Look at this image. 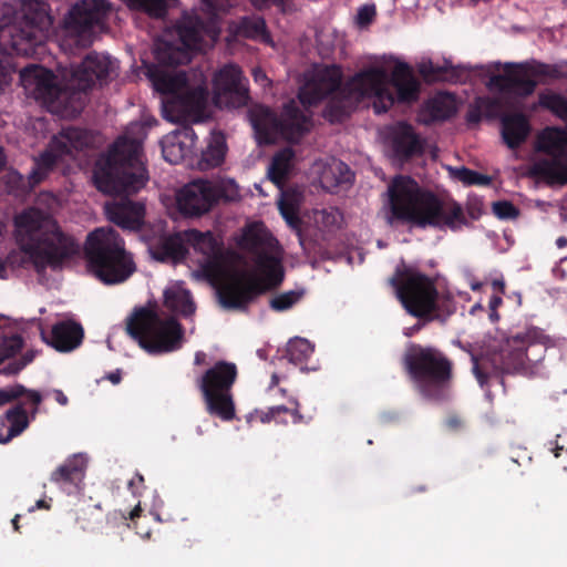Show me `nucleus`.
<instances>
[{
    "instance_id": "f257e3e1",
    "label": "nucleus",
    "mask_w": 567,
    "mask_h": 567,
    "mask_svg": "<svg viewBox=\"0 0 567 567\" xmlns=\"http://www.w3.org/2000/svg\"><path fill=\"white\" fill-rule=\"evenodd\" d=\"M142 140L120 136L110 152L101 155L94 165L93 182L106 195L131 196L145 187L148 173L142 159ZM111 221L123 229L138 230L144 223L145 206L142 202L122 198L106 207Z\"/></svg>"
},
{
    "instance_id": "f03ea898",
    "label": "nucleus",
    "mask_w": 567,
    "mask_h": 567,
    "mask_svg": "<svg viewBox=\"0 0 567 567\" xmlns=\"http://www.w3.org/2000/svg\"><path fill=\"white\" fill-rule=\"evenodd\" d=\"M388 197L386 223L391 226L456 230L467 223L463 206L457 200L440 198L411 176L396 175L388 187Z\"/></svg>"
},
{
    "instance_id": "7ed1b4c3",
    "label": "nucleus",
    "mask_w": 567,
    "mask_h": 567,
    "mask_svg": "<svg viewBox=\"0 0 567 567\" xmlns=\"http://www.w3.org/2000/svg\"><path fill=\"white\" fill-rule=\"evenodd\" d=\"M248 250L254 254V264L264 277L245 272L230 274L217 289L220 306L227 310L246 311L255 298L282 284L285 270L278 257L265 250L270 238L249 229L244 235Z\"/></svg>"
},
{
    "instance_id": "20e7f679",
    "label": "nucleus",
    "mask_w": 567,
    "mask_h": 567,
    "mask_svg": "<svg viewBox=\"0 0 567 567\" xmlns=\"http://www.w3.org/2000/svg\"><path fill=\"white\" fill-rule=\"evenodd\" d=\"M16 226L19 247L33 260L37 271L60 269L79 252L75 239L41 209L23 210L17 216Z\"/></svg>"
},
{
    "instance_id": "39448f33",
    "label": "nucleus",
    "mask_w": 567,
    "mask_h": 567,
    "mask_svg": "<svg viewBox=\"0 0 567 567\" xmlns=\"http://www.w3.org/2000/svg\"><path fill=\"white\" fill-rule=\"evenodd\" d=\"M230 0H203L200 11L194 9L182 13L171 32L175 40L161 39L155 45L154 56L162 66H178L190 62L198 51L203 35L216 38L219 32V12L231 7Z\"/></svg>"
},
{
    "instance_id": "423d86ee",
    "label": "nucleus",
    "mask_w": 567,
    "mask_h": 567,
    "mask_svg": "<svg viewBox=\"0 0 567 567\" xmlns=\"http://www.w3.org/2000/svg\"><path fill=\"white\" fill-rule=\"evenodd\" d=\"M84 254L87 269L104 285H118L136 271L134 256L112 227H100L86 238Z\"/></svg>"
},
{
    "instance_id": "0eeeda50",
    "label": "nucleus",
    "mask_w": 567,
    "mask_h": 567,
    "mask_svg": "<svg viewBox=\"0 0 567 567\" xmlns=\"http://www.w3.org/2000/svg\"><path fill=\"white\" fill-rule=\"evenodd\" d=\"M385 70L365 69L347 80L339 94L329 96L322 111V117L330 124L343 123L351 114L352 103L363 99H373L377 114L388 112L394 105V99L385 87Z\"/></svg>"
},
{
    "instance_id": "6e6552de",
    "label": "nucleus",
    "mask_w": 567,
    "mask_h": 567,
    "mask_svg": "<svg viewBox=\"0 0 567 567\" xmlns=\"http://www.w3.org/2000/svg\"><path fill=\"white\" fill-rule=\"evenodd\" d=\"M402 364L426 399L444 401L452 380V362L436 347L411 343L402 357Z\"/></svg>"
},
{
    "instance_id": "1a4fd4ad",
    "label": "nucleus",
    "mask_w": 567,
    "mask_h": 567,
    "mask_svg": "<svg viewBox=\"0 0 567 567\" xmlns=\"http://www.w3.org/2000/svg\"><path fill=\"white\" fill-rule=\"evenodd\" d=\"M51 23L43 0H25L14 21L0 25V45L19 56H32L43 44Z\"/></svg>"
},
{
    "instance_id": "9d476101",
    "label": "nucleus",
    "mask_w": 567,
    "mask_h": 567,
    "mask_svg": "<svg viewBox=\"0 0 567 567\" xmlns=\"http://www.w3.org/2000/svg\"><path fill=\"white\" fill-rule=\"evenodd\" d=\"M126 332L145 351L162 354L183 344V326L174 317H163L156 310L141 307L126 319Z\"/></svg>"
},
{
    "instance_id": "9b49d317",
    "label": "nucleus",
    "mask_w": 567,
    "mask_h": 567,
    "mask_svg": "<svg viewBox=\"0 0 567 567\" xmlns=\"http://www.w3.org/2000/svg\"><path fill=\"white\" fill-rule=\"evenodd\" d=\"M545 334L537 327H528L522 332L505 339L501 346L499 352L495 353L489 360L492 372L487 371L486 365H481L477 358L472 354V371L478 384L485 386L493 374L514 373L526 369L527 363L535 362L538 359L529 358L528 349L537 344H544Z\"/></svg>"
},
{
    "instance_id": "f8f14e48",
    "label": "nucleus",
    "mask_w": 567,
    "mask_h": 567,
    "mask_svg": "<svg viewBox=\"0 0 567 567\" xmlns=\"http://www.w3.org/2000/svg\"><path fill=\"white\" fill-rule=\"evenodd\" d=\"M391 284L408 313L425 321L440 318L439 291L432 278L413 268H403L395 271Z\"/></svg>"
},
{
    "instance_id": "ddd939ff",
    "label": "nucleus",
    "mask_w": 567,
    "mask_h": 567,
    "mask_svg": "<svg viewBox=\"0 0 567 567\" xmlns=\"http://www.w3.org/2000/svg\"><path fill=\"white\" fill-rule=\"evenodd\" d=\"M239 197V188L234 179L215 182L196 178L177 190L176 207L182 216L198 218L220 202H235Z\"/></svg>"
},
{
    "instance_id": "4468645a",
    "label": "nucleus",
    "mask_w": 567,
    "mask_h": 567,
    "mask_svg": "<svg viewBox=\"0 0 567 567\" xmlns=\"http://www.w3.org/2000/svg\"><path fill=\"white\" fill-rule=\"evenodd\" d=\"M238 377L237 365L233 362L218 361L197 381V388L202 393L206 412L218 416L223 421H231L236 417V405L231 389Z\"/></svg>"
},
{
    "instance_id": "2eb2a0df",
    "label": "nucleus",
    "mask_w": 567,
    "mask_h": 567,
    "mask_svg": "<svg viewBox=\"0 0 567 567\" xmlns=\"http://www.w3.org/2000/svg\"><path fill=\"white\" fill-rule=\"evenodd\" d=\"M251 124L259 143L269 145L279 137L291 143L298 142L311 130L312 120L293 101H290L281 109V115L278 116L266 107L252 117Z\"/></svg>"
},
{
    "instance_id": "dca6fc26",
    "label": "nucleus",
    "mask_w": 567,
    "mask_h": 567,
    "mask_svg": "<svg viewBox=\"0 0 567 567\" xmlns=\"http://www.w3.org/2000/svg\"><path fill=\"white\" fill-rule=\"evenodd\" d=\"M565 73L554 64H547L537 60L525 62H507L503 66V73L493 75L491 85L503 93H514L522 97L533 95L538 82L561 80Z\"/></svg>"
},
{
    "instance_id": "f3484780",
    "label": "nucleus",
    "mask_w": 567,
    "mask_h": 567,
    "mask_svg": "<svg viewBox=\"0 0 567 567\" xmlns=\"http://www.w3.org/2000/svg\"><path fill=\"white\" fill-rule=\"evenodd\" d=\"M111 7L105 0H81L76 2L64 19L65 31L80 48L92 44L95 31H102Z\"/></svg>"
},
{
    "instance_id": "a211bd4d",
    "label": "nucleus",
    "mask_w": 567,
    "mask_h": 567,
    "mask_svg": "<svg viewBox=\"0 0 567 567\" xmlns=\"http://www.w3.org/2000/svg\"><path fill=\"white\" fill-rule=\"evenodd\" d=\"M343 73L339 65H324L306 81L298 93L301 105H317L329 96L339 94L343 87Z\"/></svg>"
},
{
    "instance_id": "6ab92c4d",
    "label": "nucleus",
    "mask_w": 567,
    "mask_h": 567,
    "mask_svg": "<svg viewBox=\"0 0 567 567\" xmlns=\"http://www.w3.org/2000/svg\"><path fill=\"white\" fill-rule=\"evenodd\" d=\"M20 81L33 93L35 100L48 105H61L66 95V92L56 84L52 71L38 64L24 66L20 71Z\"/></svg>"
},
{
    "instance_id": "aec40b11",
    "label": "nucleus",
    "mask_w": 567,
    "mask_h": 567,
    "mask_svg": "<svg viewBox=\"0 0 567 567\" xmlns=\"http://www.w3.org/2000/svg\"><path fill=\"white\" fill-rule=\"evenodd\" d=\"M114 71L115 63L111 58L90 53L83 59L82 63L72 70L71 79L79 91L86 92L96 83L100 85L107 83Z\"/></svg>"
},
{
    "instance_id": "412c9836",
    "label": "nucleus",
    "mask_w": 567,
    "mask_h": 567,
    "mask_svg": "<svg viewBox=\"0 0 567 567\" xmlns=\"http://www.w3.org/2000/svg\"><path fill=\"white\" fill-rule=\"evenodd\" d=\"M216 99L229 107L245 106L249 101L248 89L241 70L234 64L225 65L215 78Z\"/></svg>"
},
{
    "instance_id": "4be33fe9",
    "label": "nucleus",
    "mask_w": 567,
    "mask_h": 567,
    "mask_svg": "<svg viewBox=\"0 0 567 567\" xmlns=\"http://www.w3.org/2000/svg\"><path fill=\"white\" fill-rule=\"evenodd\" d=\"M386 141L393 155L400 161L422 155L424 151V143L414 126L405 122L391 125L386 131Z\"/></svg>"
},
{
    "instance_id": "5701e85b",
    "label": "nucleus",
    "mask_w": 567,
    "mask_h": 567,
    "mask_svg": "<svg viewBox=\"0 0 567 567\" xmlns=\"http://www.w3.org/2000/svg\"><path fill=\"white\" fill-rule=\"evenodd\" d=\"M206 100L207 91L204 87H189L187 83L185 89L167 99L165 111L174 114L171 116L172 121L178 122L188 115L199 114Z\"/></svg>"
},
{
    "instance_id": "b1692460",
    "label": "nucleus",
    "mask_w": 567,
    "mask_h": 567,
    "mask_svg": "<svg viewBox=\"0 0 567 567\" xmlns=\"http://www.w3.org/2000/svg\"><path fill=\"white\" fill-rule=\"evenodd\" d=\"M388 74L385 73L384 84L394 99V103H414L419 99L420 82L415 78L409 63L398 62L391 73L390 83L394 87L393 92L388 86Z\"/></svg>"
},
{
    "instance_id": "393cba45",
    "label": "nucleus",
    "mask_w": 567,
    "mask_h": 567,
    "mask_svg": "<svg viewBox=\"0 0 567 567\" xmlns=\"http://www.w3.org/2000/svg\"><path fill=\"white\" fill-rule=\"evenodd\" d=\"M529 174L550 187L567 185V156L542 157L532 164Z\"/></svg>"
},
{
    "instance_id": "a878e982",
    "label": "nucleus",
    "mask_w": 567,
    "mask_h": 567,
    "mask_svg": "<svg viewBox=\"0 0 567 567\" xmlns=\"http://www.w3.org/2000/svg\"><path fill=\"white\" fill-rule=\"evenodd\" d=\"M43 340L58 351L68 352L81 344L84 338L83 327L74 321H60L51 328L50 338L43 333Z\"/></svg>"
},
{
    "instance_id": "bb28decb",
    "label": "nucleus",
    "mask_w": 567,
    "mask_h": 567,
    "mask_svg": "<svg viewBox=\"0 0 567 567\" xmlns=\"http://www.w3.org/2000/svg\"><path fill=\"white\" fill-rule=\"evenodd\" d=\"M457 112L454 97L449 93H440L425 101L419 114L420 121L430 125L451 118Z\"/></svg>"
},
{
    "instance_id": "cd10ccee",
    "label": "nucleus",
    "mask_w": 567,
    "mask_h": 567,
    "mask_svg": "<svg viewBox=\"0 0 567 567\" xmlns=\"http://www.w3.org/2000/svg\"><path fill=\"white\" fill-rule=\"evenodd\" d=\"M85 460L74 455L63 462L56 470L51 473V482L60 485L68 493H72L79 488L85 476Z\"/></svg>"
},
{
    "instance_id": "c85d7f7f",
    "label": "nucleus",
    "mask_w": 567,
    "mask_h": 567,
    "mask_svg": "<svg viewBox=\"0 0 567 567\" xmlns=\"http://www.w3.org/2000/svg\"><path fill=\"white\" fill-rule=\"evenodd\" d=\"M529 130V123L520 112L507 113L501 117V134L507 148L517 150L526 141Z\"/></svg>"
},
{
    "instance_id": "c756f323",
    "label": "nucleus",
    "mask_w": 567,
    "mask_h": 567,
    "mask_svg": "<svg viewBox=\"0 0 567 567\" xmlns=\"http://www.w3.org/2000/svg\"><path fill=\"white\" fill-rule=\"evenodd\" d=\"M147 78L152 82L153 89L168 99L173 97L177 91L185 89L188 79L185 72H171L158 65H151L147 69Z\"/></svg>"
},
{
    "instance_id": "7c9ffc66",
    "label": "nucleus",
    "mask_w": 567,
    "mask_h": 567,
    "mask_svg": "<svg viewBox=\"0 0 567 567\" xmlns=\"http://www.w3.org/2000/svg\"><path fill=\"white\" fill-rule=\"evenodd\" d=\"M536 150L547 157L567 156V130L561 126H546L537 136Z\"/></svg>"
},
{
    "instance_id": "2f4dec72",
    "label": "nucleus",
    "mask_w": 567,
    "mask_h": 567,
    "mask_svg": "<svg viewBox=\"0 0 567 567\" xmlns=\"http://www.w3.org/2000/svg\"><path fill=\"white\" fill-rule=\"evenodd\" d=\"M90 135L86 130L70 126L64 128L59 136H53L50 146L60 154L72 155L89 147Z\"/></svg>"
},
{
    "instance_id": "473e14b6",
    "label": "nucleus",
    "mask_w": 567,
    "mask_h": 567,
    "mask_svg": "<svg viewBox=\"0 0 567 567\" xmlns=\"http://www.w3.org/2000/svg\"><path fill=\"white\" fill-rule=\"evenodd\" d=\"M24 404V402L17 403L0 421V443L10 442L28 427L29 419Z\"/></svg>"
},
{
    "instance_id": "72a5a7b5",
    "label": "nucleus",
    "mask_w": 567,
    "mask_h": 567,
    "mask_svg": "<svg viewBox=\"0 0 567 567\" xmlns=\"http://www.w3.org/2000/svg\"><path fill=\"white\" fill-rule=\"evenodd\" d=\"M231 33L250 40L270 42L267 24L261 16H245L229 24Z\"/></svg>"
},
{
    "instance_id": "f704fd0d",
    "label": "nucleus",
    "mask_w": 567,
    "mask_h": 567,
    "mask_svg": "<svg viewBox=\"0 0 567 567\" xmlns=\"http://www.w3.org/2000/svg\"><path fill=\"white\" fill-rule=\"evenodd\" d=\"M227 152L225 135L220 131H214L206 150L202 151L198 167L208 171L220 166Z\"/></svg>"
},
{
    "instance_id": "c9c22d12",
    "label": "nucleus",
    "mask_w": 567,
    "mask_h": 567,
    "mask_svg": "<svg viewBox=\"0 0 567 567\" xmlns=\"http://www.w3.org/2000/svg\"><path fill=\"white\" fill-rule=\"evenodd\" d=\"M419 72L424 81L462 82L467 78L464 68L453 66L447 62H445L444 65L434 64L431 61L422 63L419 68Z\"/></svg>"
},
{
    "instance_id": "e433bc0d",
    "label": "nucleus",
    "mask_w": 567,
    "mask_h": 567,
    "mask_svg": "<svg viewBox=\"0 0 567 567\" xmlns=\"http://www.w3.org/2000/svg\"><path fill=\"white\" fill-rule=\"evenodd\" d=\"M164 306L182 317H189L195 312V303L190 291L178 287L165 290Z\"/></svg>"
},
{
    "instance_id": "4c0bfd02",
    "label": "nucleus",
    "mask_w": 567,
    "mask_h": 567,
    "mask_svg": "<svg viewBox=\"0 0 567 567\" xmlns=\"http://www.w3.org/2000/svg\"><path fill=\"white\" fill-rule=\"evenodd\" d=\"M65 154H60L51 148L43 151L35 159L34 167L28 175V186L35 187L43 182L53 171L59 159Z\"/></svg>"
},
{
    "instance_id": "58836bf2",
    "label": "nucleus",
    "mask_w": 567,
    "mask_h": 567,
    "mask_svg": "<svg viewBox=\"0 0 567 567\" xmlns=\"http://www.w3.org/2000/svg\"><path fill=\"white\" fill-rule=\"evenodd\" d=\"M293 156V151L290 148L278 151L274 155L269 167V177L276 186H282L289 177Z\"/></svg>"
},
{
    "instance_id": "ea45409f",
    "label": "nucleus",
    "mask_w": 567,
    "mask_h": 567,
    "mask_svg": "<svg viewBox=\"0 0 567 567\" xmlns=\"http://www.w3.org/2000/svg\"><path fill=\"white\" fill-rule=\"evenodd\" d=\"M186 252L187 249L178 235L164 237L153 247V256L159 261L183 258Z\"/></svg>"
},
{
    "instance_id": "a19ab883",
    "label": "nucleus",
    "mask_w": 567,
    "mask_h": 567,
    "mask_svg": "<svg viewBox=\"0 0 567 567\" xmlns=\"http://www.w3.org/2000/svg\"><path fill=\"white\" fill-rule=\"evenodd\" d=\"M24 395V403L31 404V416H35L39 411V405L42 402V395L37 390H25L23 386L18 385L11 390H0V405L7 404L18 398Z\"/></svg>"
},
{
    "instance_id": "79ce46f5",
    "label": "nucleus",
    "mask_w": 567,
    "mask_h": 567,
    "mask_svg": "<svg viewBox=\"0 0 567 567\" xmlns=\"http://www.w3.org/2000/svg\"><path fill=\"white\" fill-rule=\"evenodd\" d=\"M538 103L567 124V97L555 92H542Z\"/></svg>"
},
{
    "instance_id": "37998d69",
    "label": "nucleus",
    "mask_w": 567,
    "mask_h": 567,
    "mask_svg": "<svg viewBox=\"0 0 567 567\" xmlns=\"http://www.w3.org/2000/svg\"><path fill=\"white\" fill-rule=\"evenodd\" d=\"M315 348L311 342L302 338H295L287 344L286 357L295 365L302 364L312 355Z\"/></svg>"
},
{
    "instance_id": "c03bdc74",
    "label": "nucleus",
    "mask_w": 567,
    "mask_h": 567,
    "mask_svg": "<svg viewBox=\"0 0 567 567\" xmlns=\"http://www.w3.org/2000/svg\"><path fill=\"white\" fill-rule=\"evenodd\" d=\"M188 238L194 248L208 258L216 256L219 251L218 243L212 231L202 233L197 229H192Z\"/></svg>"
},
{
    "instance_id": "a18cd8bd",
    "label": "nucleus",
    "mask_w": 567,
    "mask_h": 567,
    "mask_svg": "<svg viewBox=\"0 0 567 567\" xmlns=\"http://www.w3.org/2000/svg\"><path fill=\"white\" fill-rule=\"evenodd\" d=\"M131 10H138L153 18H163L167 12L164 0H121Z\"/></svg>"
},
{
    "instance_id": "49530a36",
    "label": "nucleus",
    "mask_w": 567,
    "mask_h": 567,
    "mask_svg": "<svg viewBox=\"0 0 567 567\" xmlns=\"http://www.w3.org/2000/svg\"><path fill=\"white\" fill-rule=\"evenodd\" d=\"M131 10H138L153 18H163L167 12L164 0H121Z\"/></svg>"
},
{
    "instance_id": "de8ad7c7",
    "label": "nucleus",
    "mask_w": 567,
    "mask_h": 567,
    "mask_svg": "<svg viewBox=\"0 0 567 567\" xmlns=\"http://www.w3.org/2000/svg\"><path fill=\"white\" fill-rule=\"evenodd\" d=\"M450 174L453 178L462 182L466 186H488L492 184V177L489 175L480 174L465 166L454 168L450 167Z\"/></svg>"
},
{
    "instance_id": "09e8293b",
    "label": "nucleus",
    "mask_w": 567,
    "mask_h": 567,
    "mask_svg": "<svg viewBox=\"0 0 567 567\" xmlns=\"http://www.w3.org/2000/svg\"><path fill=\"white\" fill-rule=\"evenodd\" d=\"M23 347V339L20 334L0 337V363L14 357Z\"/></svg>"
},
{
    "instance_id": "8fccbe9b",
    "label": "nucleus",
    "mask_w": 567,
    "mask_h": 567,
    "mask_svg": "<svg viewBox=\"0 0 567 567\" xmlns=\"http://www.w3.org/2000/svg\"><path fill=\"white\" fill-rule=\"evenodd\" d=\"M278 209L281 213V217L286 220L287 225L292 229L299 230L301 220L298 216V208L292 199L282 197L278 200Z\"/></svg>"
},
{
    "instance_id": "3c124183",
    "label": "nucleus",
    "mask_w": 567,
    "mask_h": 567,
    "mask_svg": "<svg viewBox=\"0 0 567 567\" xmlns=\"http://www.w3.org/2000/svg\"><path fill=\"white\" fill-rule=\"evenodd\" d=\"M301 293L297 291H288L281 295L274 296L269 306L274 311L282 312L292 308L300 299Z\"/></svg>"
},
{
    "instance_id": "603ef678",
    "label": "nucleus",
    "mask_w": 567,
    "mask_h": 567,
    "mask_svg": "<svg viewBox=\"0 0 567 567\" xmlns=\"http://www.w3.org/2000/svg\"><path fill=\"white\" fill-rule=\"evenodd\" d=\"M494 215L503 220L516 219L519 216V209L507 199L496 200L493 203Z\"/></svg>"
},
{
    "instance_id": "864d4df0",
    "label": "nucleus",
    "mask_w": 567,
    "mask_h": 567,
    "mask_svg": "<svg viewBox=\"0 0 567 567\" xmlns=\"http://www.w3.org/2000/svg\"><path fill=\"white\" fill-rule=\"evenodd\" d=\"M13 72L14 70L10 62L0 56V94L11 83Z\"/></svg>"
},
{
    "instance_id": "5fc2aeb1",
    "label": "nucleus",
    "mask_w": 567,
    "mask_h": 567,
    "mask_svg": "<svg viewBox=\"0 0 567 567\" xmlns=\"http://www.w3.org/2000/svg\"><path fill=\"white\" fill-rule=\"evenodd\" d=\"M374 17V6L360 7L359 11H357V23L360 24L361 27H367L373 21Z\"/></svg>"
},
{
    "instance_id": "6e6d98bb",
    "label": "nucleus",
    "mask_w": 567,
    "mask_h": 567,
    "mask_svg": "<svg viewBox=\"0 0 567 567\" xmlns=\"http://www.w3.org/2000/svg\"><path fill=\"white\" fill-rule=\"evenodd\" d=\"M9 185L11 187L17 188L19 193H27L29 190H32L34 187L28 186V176L24 177L20 175L19 173L14 172L9 175Z\"/></svg>"
},
{
    "instance_id": "4d7b16f0",
    "label": "nucleus",
    "mask_w": 567,
    "mask_h": 567,
    "mask_svg": "<svg viewBox=\"0 0 567 567\" xmlns=\"http://www.w3.org/2000/svg\"><path fill=\"white\" fill-rule=\"evenodd\" d=\"M257 10H264L269 6L285 8L289 0H248Z\"/></svg>"
},
{
    "instance_id": "13d9d810",
    "label": "nucleus",
    "mask_w": 567,
    "mask_h": 567,
    "mask_svg": "<svg viewBox=\"0 0 567 567\" xmlns=\"http://www.w3.org/2000/svg\"><path fill=\"white\" fill-rule=\"evenodd\" d=\"M127 488L132 491L134 495H140L142 488H144V476L141 473H136L135 476L128 481Z\"/></svg>"
},
{
    "instance_id": "bf43d9fd",
    "label": "nucleus",
    "mask_w": 567,
    "mask_h": 567,
    "mask_svg": "<svg viewBox=\"0 0 567 567\" xmlns=\"http://www.w3.org/2000/svg\"><path fill=\"white\" fill-rule=\"evenodd\" d=\"M445 425L451 431H458L463 426V421L457 414H450L445 420Z\"/></svg>"
},
{
    "instance_id": "052dcab7",
    "label": "nucleus",
    "mask_w": 567,
    "mask_h": 567,
    "mask_svg": "<svg viewBox=\"0 0 567 567\" xmlns=\"http://www.w3.org/2000/svg\"><path fill=\"white\" fill-rule=\"evenodd\" d=\"M337 169L340 173V177L338 178V183H349V182H351L353 175L351 174L349 167L344 163L340 162L337 165Z\"/></svg>"
},
{
    "instance_id": "680f3d73",
    "label": "nucleus",
    "mask_w": 567,
    "mask_h": 567,
    "mask_svg": "<svg viewBox=\"0 0 567 567\" xmlns=\"http://www.w3.org/2000/svg\"><path fill=\"white\" fill-rule=\"evenodd\" d=\"M255 415L259 416L260 421L268 423L271 420H276L278 414L275 412V408L271 406L268 411H255Z\"/></svg>"
},
{
    "instance_id": "e2e57ef3",
    "label": "nucleus",
    "mask_w": 567,
    "mask_h": 567,
    "mask_svg": "<svg viewBox=\"0 0 567 567\" xmlns=\"http://www.w3.org/2000/svg\"><path fill=\"white\" fill-rule=\"evenodd\" d=\"M481 121V112L478 109L470 110L467 113V122L471 124H477Z\"/></svg>"
},
{
    "instance_id": "0e129e2a",
    "label": "nucleus",
    "mask_w": 567,
    "mask_h": 567,
    "mask_svg": "<svg viewBox=\"0 0 567 567\" xmlns=\"http://www.w3.org/2000/svg\"><path fill=\"white\" fill-rule=\"evenodd\" d=\"M175 148H179V147L173 144L171 147L163 148V154H164L165 159L172 164H176L178 162L177 156H174V157L169 156V153H172L173 150H175Z\"/></svg>"
},
{
    "instance_id": "69168bd1",
    "label": "nucleus",
    "mask_w": 567,
    "mask_h": 567,
    "mask_svg": "<svg viewBox=\"0 0 567 567\" xmlns=\"http://www.w3.org/2000/svg\"><path fill=\"white\" fill-rule=\"evenodd\" d=\"M142 513L141 503H138L135 508H133L131 512L127 513V515L123 514L124 519L134 520L135 518L140 517Z\"/></svg>"
},
{
    "instance_id": "338daca9",
    "label": "nucleus",
    "mask_w": 567,
    "mask_h": 567,
    "mask_svg": "<svg viewBox=\"0 0 567 567\" xmlns=\"http://www.w3.org/2000/svg\"><path fill=\"white\" fill-rule=\"evenodd\" d=\"M295 405L296 408L293 410L290 411V414L292 415L293 417V423H301V422H306L305 417L302 414H300L299 410H298V406H299V403L297 401H295Z\"/></svg>"
},
{
    "instance_id": "774afa93",
    "label": "nucleus",
    "mask_w": 567,
    "mask_h": 567,
    "mask_svg": "<svg viewBox=\"0 0 567 567\" xmlns=\"http://www.w3.org/2000/svg\"><path fill=\"white\" fill-rule=\"evenodd\" d=\"M121 379H122L121 370H118V369L116 371L110 372L106 375V380H110L113 384H118L121 382Z\"/></svg>"
}]
</instances>
